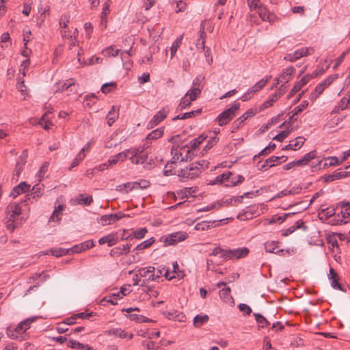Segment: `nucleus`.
Wrapping results in <instances>:
<instances>
[{"mask_svg":"<svg viewBox=\"0 0 350 350\" xmlns=\"http://www.w3.org/2000/svg\"><path fill=\"white\" fill-rule=\"evenodd\" d=\"M240 108V103L234 102L231 107L221 112L216 118L218 125L223 126L228 124L236 116L235 111Z\"/></svg>","mask_w":350,"mask_h":350,"instance_id":"1","label":"nucleus"},{"mask_svg":"<svg viewBox=\"0 0 350 350\" xmlns=\"http://www.w3.org/2000/svg\"><path fill=\"white\" fill-rule=\"evenodd\" d=\"M340 208V213H338L336 217L334 219V224L342 225L347 224V221L344 219L350 217V202H340L336 205V208Z\"/></svg>","mask_w":350,"mask_h":350,"instance_id":"2","label":"nucleus"},{"mask_svg":"<svg viewBox=\"0 0 350 350\" xmlns=\"http://www.w3.org/2000/svg\"><path fill=\"white\" fill-rule=\"evenodd\" d=\"M127 153H129V159L133 164H144L148 159L147 153L143 150L139 151L137 148L129 149Z\"/></svg>","mask_w":350,"mask_h":350,"instance_id":"3","label":"nucleus"},{"mask_svg":"<svg viewBox=\"0 0 350 350\" xmlns=\"http://www.w3.org/2000/svg\"><path fill=\"white\" fill-rule=\"evenodd\" d=\"M187 238L185 233L182 232L172 233L168 236H163L160 238V241L163 242L164 246L174 245L177 243L184 241Z\"/></svg>","mask_w":350,"mask_h":350,"instance_id":"4","label":"nucleus"},{"mask_svg":"<svg viewBox=\"0 0 350 350\" xmlns=\"http://www.w3.org/2000/svg\"><path fill=\"white\" fill-rule=\"evenodd\" d=\"M125 217H129V215H126L122 211H119L116 213L104 215L101 216L98 222L103 226L111 225Z\"/></svg>","mask_w":350,"mask_h":350,"instance_id":"5","label":"nucleus"},{"mask_svg":"<svg viewBox=\"0 0 350 350\" xmlns=\"http://www.w3.org/2000/svg\"><path fill=\"white\" fill-rule=\"evenodd\" d=\"M257 111L254 109H249L245 112L241 116L235 120L231 126L232 133L237 132L243 125V122L250 117L254 116Z\"/></svg>","mask_w":350,"mask_h":350,"instance_id":"6","label":"nucleus"},{"mask_svg":"<svg viewBox=\"0 0 350 350\" xmlns=\"http://www.w3.org/2000/svg\"><path fill=\"white\" fill-rule=\"evenodd\" d=\"M169 113V109L167 107H163L159 110L150 120L148 124V129H152L161 121H163L167 116Z\"/></svg>","mask_w":350,"mask_h":350,"instance_id":"7","label":"nucleus"},{"mask_svg":"<svg viewBox=\"0 0 350 350\" xmlns=\"http://www.w3.org/2000/svg\"><path fill=\"white\" fill-rule=\"evenodd\" d=\"M286 87L284 84H282L279 88V90L277 92L272 95V96L265 101L262 106L260 107V111L269 107L273 105V103L277 101L284 93L286 91Z\"/></svg>","mask_w":350,"mask_h":350,"instance_id":"8","label":"nucleus"},{"mask_svg":"<svg viewBox=\"0 0 350 350\" xmlns=\"http://www.w3.org/2000/svg\"><path fill=\"white\" fill-rule=\"evenodd\" d=\"M313 77H314L312 75H306L304 76L300 81L295 83L293 88L288 94L287 98L288 99L292 98L297 92H299L303 86L306 85L308 83V81Z\"/></svg>","mask_w":350,"mask_h":350,"instance_id":"9","label":"nucleus"},{"mask_svg":"<svg viewBox=\"0 0 350 350\" xmlns=\"http://www.w3.org/2000/svg\"><path fill=\"white\" fill-rule=\"evenodd\" d=\"M336 210V207H324V206L321 205L318 211V217L319 219L325 221L331 217L335 215Z\"/></svg>","mask_w":350,"mask_h":350,"instance_id":"10","label":"nucleus"},{"mask_svg":"<svg viewBox=\"0 0 350 350\" xmlns=\"http://www.w3.org/2000/svg\"><path fill=\"white\" fill-rule=\"evenodd\" d=\"M131 246L132 243L129 242L122 246L113 247L110 250L109 255L111 257H119L122 255H126L130 252Z\"/></svg>","mask_w":350,"mask_h":350,"instance_id":"11","label":"nucleus"},{"mask_svg":"<svg viewBox=\"0 0 350 350\" xmlns=\"http://www.w3.org/2000/svg\"><path fill=\"white\" fill-rule=\"evenodd\" d=\"M250 252V250L246 247H239L237 249L230 250L228 249V254H230V259H239L246 257Z\"/></svg>","mask_w":350,"mask_h":350,"instance_id":"12","label":"nucleus"},{"mask_svg":"<svg viewBox=\"0 0 350 350\" xmlns=\"http://www.w3.org/2000/svg\"><path fill=\"white\" fill-rule=\"evenodd\" d=\"M257 8L258 14L262 21H269V23H273L275 21V15L270 12L267 7L260 4Z\"/></svg>","mask_w":350,"mask_h":350,"instance_id":"13","label":"nucleus"},{"mask_svg":"<svg viewBox=\"0 0 350 350\" xmlns=\"http://www.w3.org/2000/svg\"><path fill=\"white\" fill-rule=\"evenodd\" d=\"M43 191V185H41L40 183L35 185L31 189V192L30 193H27L25 195V200H24V202H27V200H30L31 199L37 200L42 195Z\"/></svg>","mask_w":350,"mask_h":350,"instance_id":"14","label":"nucleus"},{"mask_svg":"<svg viewBox=\"0 0 350 350\" xmlns=\"http://www.w3.org/2000/svg\"><path fill=\"white\" fill-rule=\"evenodd\" d=\"M308 54H309L308 49L302 48L295 51L293 53L288 54L284 59L286 61L293 62L304 56H306Z\"/></svg>","mask_w":350,"mask_h":350,"instance_id":"15","label":"nucleus"},{"mask_svg":"<svg viewBox=\"0 0 350 350\" xmlns=\"http://www.w3.org/2000/svg\"><path fill=\"white\" fill-rule=\"evenodd\" d=\"M94 246V243L92 240L84 241L80 244L75 245L72 248L69 249L70 252L72 253H81L88 249L92 248Z\"/></svg>","mask_w":350,"mask_h":350,"instance_id":"16","label":"nucleus"},{"mask_svg":"<svg viewBox=\"0 0 350 350\" xmlns=\"http://www.w3.org/2000/svg\"><path fill=\"white\" fill-rule=\"evenodd\" d=\"M119 242L118 237L116 234L111 233L106 236H104L99 239L98 243L100 245H103L105 243H107L109 247H112L116 245Z\"/></svg>","mask_w":350,"mask_h":350,"instance_id":"17","label":"nucleus"},{"mask_svg":"<svg viewBox=\"0 0 350 350\" xmlns=\"http://www.w3.org/2000/svg\"><path fill=\"white\" fill-rule=\"evenodd\" d=\"M31 185L27 184L26 182H21L18 185L14 187L11 192V196L13 198H16L18 195L21 193H26L29 191Z\"/></svg>","mask_w":350,"mask_h":350,"instance_id":"18","label":"nucleus"},{"mask_svg":"<svg viewBox=\"0 0 350 350\" xmlns=\"http://www.w3.org/2000/svg\"><path fill=\"white\" fill-rule=\"evenodd\" d=\"M147 232L148 230L146 228H142L128 234L126 237H122L121 240H129L131 241L133 240L134 238L137 239H141L145 237Z\"/></svg>","mask_w":350,"mask_h":350,"instance_id":"19","label":"nucleus"},{"mask_svg":"<svg viewBox=\"0 0 350 350\" xmlns=\"http://www.w3.org/2000/svg\"><path fill=\"white\" fill-rule=\"evenodd\" d=\"M164 133V128L161 127L159 129H157L155 130H153L148 135V136L146 137V144H144V146H146V148L149 147V145H148L149 141L150 140H155L159 138H160Z\"/></svg>","mask_w":350,"mask_h":350,"instance_id":"20","label":"nucleus"},{"mask_svg":"<svg viewBox=\"0 0 350 350\" xmlns=\"http://www.w3.org/2000/svg\"><path fill=\"white\" fill-rule=\"evenodd\" d=\"M306 139L302 136H299L295 141H291L290 144L282 148V150L299 149L304 144Z\"/></svg>","mask_w":350,"mask_h":350,"instance_id":"21","label":"nucleus"},{"mask_svg":"<svg viewBox=\"0 0 350 350\" xmlns=\"http://www.w3.org/2000/svg\"><path fill=\"white\" fill-rule=\"evenodd\" d=\"M278 241H274L265 242L264 244L265 251L273 254L283 252L284 250L278 248Z\"/></svg>","mask_w":350,"mask_h":350,"instance_id":"22","label":"nucleus"},{"mask_svg":"<svg viewBox=\"0 0 350 350\" xmlns=\"http://www.w3.org/2000/svg\"><path fill=\"white\" fill-rule=\"evenodd\" d=\"M299 228H302L304 230H307L308 226L304 224L303 221L299 220L295 224V225L284 230L282 232V235L284 237L288 236Z\"/></svg>","mask_w":350,"mask_h":350,"instance_id":"23","label":"nucleus"},{"mask_svg":"<svg viewBox=\"0 0 350 350\" xmlns=\"http://www.w3.org/2000/svg\"><path fill=\"white\" fill-rule=\"evenodd\" d=\"M295 69L293 66H288L286 69H284L282 72L279 75L281 83H288L292 75L295 72Z\"/></svg>","mask_w":350,"mask_h":350,"instance_id":"24","label":"nucleus"},{"mask_svg":"<svg viewBox=\"0 0 350 350\" xmlns=\"http://www.w3.org/2000/svg\"><path fill=\"white\" fill-rule=\"evenodd\" d=\"M68 347L75 349H85V350H95L92 347H90L88 345H83L79 341L75 340H69L66 344Z\"/></svg>","mask_w":350,"mask_h":350,"instance_id":"25","label":"nucleus"},{"mask_svg":"<svg viewBox=\"0 0 350 350\" xmlns=\"http://www.w3.org/2000/svg\"><path fill=\"white\" fill-rule=\"evenodd\" d=\"M202 109L200 108V109H198L194 111L184 113L182 115L179 114V115H177L176 116H175L174 118H173L172 120L176 121L178 120H185V119H187V118H191L196 116L200 115L202 113Z\"/></svg>","mask_w":350,"mask_h":350,"instance_id":"26","label":"nucleus"},{"mask_svg":"<svg viewBox=\"0 0 350 350\" xmlns=\"http://www.w3.org/2000/svg\"><path fill=\"white\" fill-rule=\"evenodd\" d=\"M219 255V257L224 258L225 260H230V254H228V249L224 250L220 247H215L209 256H217Z\"/></svg>","mask_w":350,"mask_h":350,"instance_id":"27","label":"nucleus"},{"mask_svg":"<svg viewBox=\"0 0 350 350\" xmlns=\"http://www.w3.org/2000/svg\"><path fill=\"white\" fill-rule=\"evenodd\" d=\"M255 320L258 323V329L265 328L270 325V322L260 313H254Z\"/></svg>","mask_w":350,"mask_h":350,"instance_id":"28","label":"nucleus"},{"mask_svg":"<svg viewBox=\"0 0 350 350\" xmlns=\"http://www.w3.org/2000/svg\"><path fill=\"white\" fill-rule=\"evenodd\" d=\"M126 158H129V153H127V150L124 152H120L111 157L108 161L109 165L116 164L120 160L123 161Z\"/></svg>","mask_w":350,"mask_h":350,"instance_id":"29","label":"nucleus"},{"mask_svg":"<svg viewBox=\"0 0 350 350\" xmlns=\"http://www.w3.org/2000/svg\"><path fill=\"white\" fill-rule=\"evenodd\" d=\"M233 174L231 172H224L219 176H217L215 179L211 181L209 185H213L215 184H222L225 180H229L230 176H232Z\"/></svg>","mask_w":350,"mask_h":350,"instance_id":"30","label":"nucleus"},{"mask_svg":"<svg viewBox=\"0 0 350 350\" xmlns=\"http://www.w3.org/2000/svg\"><path fill=\"white\" fill-rule=\"evenodd\" d=\"M271 76H269L267 77L265 79H262L261 80H260L258 83H256L250 89V92L255 93L262 90L267 85V82L271 79Z\"/></svg>","mask_w":350,"mask_h":350,"instance_id":"31","label":"nucleus"},{"mask_svg":"<svg viewBox=\"0 0 350 350\" xmlns=\"http://www.w3.org/2000/svg\"><path fill=\"white\" fill-rule=\"evenodd\" d=\"M126 317L129 319L131 321H135L137 323H142V322H154L153 320L148 319L143 315H139L135 313H131L126 315Z\"/></svg>","mask_w":350,"mask_h":350,"instance_id":"32","label":"nucleus"},{"mask_svg":"<svg viewBox=\"0 0 350 350\" xmlns=\"http://www.w3.org/2000/svg\"><path fill=\"white\" fill-rule=\"evenodd\" d=\"M6 211L12 212V213L10 215V217L14 219L16 217L21 214V208L18 204H11L8 206Z\"/></svg>","mask_w":350,"mask_h":350,"instance_id":"33","label":"nucleus"},{"mask_svg":"<svg viewBox=\"0 0 350 350\" xmlns=\"http://www.w3.org/2000/svg\"><path fill=\"white\" fill-rule=\"evenodd\" d=\"M209 319L207 314L204 315H196L193 319V325L196 327H200L204 323H206Z\"/></svg>","mask_w":350,"mask_h":350,"instance_id":"34","label":"nucleus"},{"mask_svg":"<svg viewBox=\"0 0 350 350\" xmlns=\"http://www.w3.org/2000/svg\"><path fill=\"white\" fill-rule=\"evenodd\" d=\"M108 335H115L120 338H126L128 333L121 328H113L106 332Z\"/></svg>","mask_w":350,"mask_h":350,"instance_id":"35","label":"nucleus"},{"mask_svg":"<svg viewBox=\"0 0 350 350\" xmlns=\"http://www.w3.org/2000/svg\"><path fill=\"white\" fill-rule=\"evenodd\" d=\"M215 224V221H203L199 223H197L195 226V229L196 230H207L211 228V227Z\"/></svg>","mask_w":350,"mask_h":350,"instance_id":"36","label":"nucleus"},{"mask_svg":"<svg viewBox=\"0 0 350 350\" xmlns=\"http://www.w3.org/2000/svg\"><path fill=\"white\" fill-rule=\"evenodd\" d=\"M207 138V135L202 134L191 142V150H196L197 148Z\"/></svg>","mask_w":350,"mask_h":350,"instance_id":"37","label":"nucleus"},{"mask_svg":"<svg viewBox=\"0 0 350 350\" xmlns=\"http://www.w3.org/2000/svg\"><path fill=\"white\" fill-rule=\"evenodd\" d=\"M202 88H191L185 94V96H189V99L192 101L196 100L198 96L201 94Z\"/></svg>","mask_w":350,"mask_h":350,"instance_id":"38","label":"nucleus"},{"mask_svg":"<svg viewBox=\"0 0 350 350\" xmlns=\"http://www.w3.org/2000/svg\"><path fill=\"white\" fill-rule=\"evenodd\" d=\"M155 242V239L154 237H151L139 244H138L135 250H143L144 249L150 247Z\"/></svg>","mask_w":350,"mask_h":350,"instance_id":"39","label":"nucleus"},{"mask_svg":"<svg viewBox=\"0 0 350 350\" xmlns=\"http://www.w3.org/2000/svg\"><path fill=\"white\" fill-rule=\"evenodd\" d=\"M345 174H342V172H335L332 174H327V175H325L323 178L324 179V181L325 183H329V182H332L335 180H338V179H341V178H343V176Z\"/></svg>","mask_w":350,"mask_h":350,"instance_id":"40","label":"nucleus"},{"mask_svg":"<svg viewBox=\"0 0 350 350\" xmlns=\"http://www.w3.org/2000/svg\"><path fill=\"white\" fill-rule=\"evenodd\" d=\"M155 271V269L154 267H148L144 268H141L138 270V273L140 277L149 278V276Z\"/></svg>","mask_w":350,"mask_h":350,"instance_id":"41","label":"nucleus"},{"mask_svg":"<svg viewBox=\"0 0 350 350\" xmlns=\"http://www.w3.org/2000/svg\"><path fill=\"white\" fill-rule=\"evenodd\" d=\"M118 114L115 113V107L113 106L111 109L109 111L108 114L106 116L108 125L111 126L118 119Z\"/></svg>","mask_w":350,"mask_h":350,"instance_id":"42","label":"nucleus"},{"mask_svg":"<svg viewBox=\"0 0 350 350\" xmlns=\"http://www.w3.org/2000/svg\"><path fill=\"white\" fill-rule=\"evenodd\" d=\"M50 254L56 257H60L65 256L70 253L69 249H64V248H51L49 251Z\"/></svg>","mask_w":350,"mask_h":350,"instance_id":"43","label":"nucleus"},{"mask_svg":"<svg viewBox=\"0 0 350 350\" xmlns=\"http://www.w3.org/2000/svg\"><path fill=\"white\" fill-rule=\"evenodd\" d=\"M275 144L270 143L267 147L262 149L258 154H256L254 157V159H256L257 157L260 156H266L269 154L271 152L273 151L275 149Z\"/></svg>","mask_w":350,"mask_h":350,"instance_id":"44","label":"nucleus"},{"mask_svg":"<svg viewBox=\"0 0 350 350\" xmlns=\"http://www.w3.org/2000/svg\"><path fill=\"white\" fill-rule=\"evenodd\" d=\"M178 176L187 179H193L198 176V172H189L187 168L182 169L180 171Z\"/></svg>","mask_w":350,"mask_h":350,"instance_id":"45","label":"nucleus"},{"mask_svg":"<svg viewBox=\"0 0 350 350\" xmlns=\"http://www.w3.org/2000/svg\"><path fill=\"white\" fill-rule=\"evenodd\" d=\"M295 213H285L282 216L273 215L270 220V224H275L276 222L282 223L289 216L294 215Z\"/></svg>","mask_w":350,"mask_h":350,"instance_id":"46","label":"nucleus"},{"mask_svg":"<svg viewBox=\"0 0 350 350\" xmlns=\"http://www.w3.org/2000/svg\"><path fill=\"white\" fill-rule=\"evenodd\" d=\"M77 200L79 204L88 206L92 202L93 198L92 196H85L83 194H80L77 198Z\"/></svg>","mask_w":350,"mask_h":350,"instance_id":"47","label":"nucleus"},{"mask_svg":"<svg viewBox=\"0 0 350 350\" xmlns=\"http://www.w3.org/2000/svg\"><path fill=\"white\" fill-rule=\"evenodd\" d=\"M182 40H183V36H180V37L177 38L176 40L172 43V45L171 46V58H172L178 49L180 47L181 43H182Z\"/></svg>","mask_w":350,"mask_h":350,"instance_id":"48","label":"nucleus"},{"mask_svg":"<svg viewBox=\"0 0 350 350\" xmlns=\"http://www.w3.org/2000/svg\"><path fill=\"white\" fill-rule=\"evenodd\" d=\"M231 289L229 286L225 287L219 291V294L220 297L222 299H224L225 301H228L229 299H232V297L230 296Z\"/></svg>","mask_w":350,"mask_h":350,"instance_id":"49","label":"nucleus"},{"mask_svg":"<svg viewBox=\"0 0 350 350\" xmlns=\"http://www.w3.org/2000/svg\"><path fill=\"white\" fill-rule=\"evenodd\" d=\"M150 186V182L146 180H141L140 182H134L133 187L130 188V190L133 189H146Z\"/></svg>","mask_w":350,"mask_h":350,"instance_id":"50","label":"nucleus"},{"mask_svg":"<svg viewBox=\"0 0 350 350\" xmlns=\"http://www.w3.org/2000/svg\"><path fill=\"white\" fill-rule=\"evenodd\" d=\"M330 81L329 79H325L323 82L320 83L315 88L316 92L321 94L324 90L330 85Z\"/></svg>","mask_w":350,"mask_h":350,"instance_id":"51","label":"nucleus"},{"mask_svg":"<svg viewBox=\"0 0 350 350\" xmlns=\"http://www.w3.org/2000/svg\"><path fill=\"white\" fill-rule=\"evenodd\" d=\"M308 101L305 100H303L301 102V103L297 106L294 110L292 111L293 113V115L295 116L297 114H299V113H301L304 109H305L306 108H307L308 107Z\"/></svg>","mask_w":350,"mask_h":350,"instance_id":"52","label":"nucleus"},{"mask_svg":"<svg viewBox=\"0 0 350 350\" xmlns=\"http://www.w3.org/2000/svg\"><path fill=\"white\" fill-rule=\"evenodd\" d=\"M49 113L48 112L44 113L39 121V124L42 125L43 129L45 130L49 129L50 125H52L51 122L46 120V117L48 116Z\"/></svg>","mask_w":350,"mask_h":350,"instance_id":"53","label":"nucleus"},{"mask_svg":"<svg viewBox=\"0 0 350 350\" xmlns=\"http://www.w3.org/2000/svg\"><path fill=\"white\" fill-rule=\"evenodd\" d=\"M317 157V151L315 150L310 151L306 154L301 159L304 163L307 165L310 161L314 159Z\"/></svg>","mask_w":350,"mask_h":350,"instance_id":"54","label":"nucleus"},{"mask_svg":"<svg viewBox=\"0 0 350 350\" xmlns=\"http://www.w3.org/2000/svg\"><path fill=\"white\" fill-rule=\"evenodd\" d=\"M219 142V138L217 136H214L208 140L206 146H204L203 151L207 152L211 148H213Z\"/></svg>","mask_w":350,"mask_h":350,"instance_id":"55","label":"nucleus"},{"mask_svg":"<svg viewBox=\"0 0 350 350\" xmlns=\"http://www.w3.org/2000/svg\"><path fill=\"white\" fill-rule=\"evenodd\" d=\"M245 178L241 175H237L234 178L230 180V184L225 185L226 187H234L244 181Z\"/></svg>","mask_w":350,"mask_h":350,"instance_id":"56","label":"nucleus"},{"mask_svg":"<svg viewBox=\"0 0 350 350\" xmlns=\"http://www.w3.org/2000/svg\"><path fill=\"white\" fill-rule=\"evenodd\" d=\"M193 101L191 100L189 98L187 99V96H184L181 98V100L178 105V108L180 109V110H183L184 109H186L187 107H189L191 105V103Z\"/></svg>","mask_w":350,"mask_h":350,"instance_id":"57","label":"nucleus"},{"mask_svg":"<svg viewBox=\"0 0 350 350\" xmlns=\"http://www.w3.org/2000/svg\"><path fill=\"white\" fill-rule=\"evenodd\" d=\"M206 24H207L206 21H202V23L200 24V29L198 32V33H199L198 40H205V39L206 38V33L205 32V27H206Z\"/></svg>","mask_w":350,"mask_h":350,"instance_id":"58","label":"nucleus"},{"mask_svg":"<svg viewBox=\"0 0 350 350\" xmlns=\"http://www.w3.org/2000/svg\"><path fill=\"white\" fill-rule=\"evenodd\" d=\"M69 22H70V15L64 14L60 17L59 24L62 28L66 29Z\"/></svg>","mask_w":350,"mask_h":350,"instance_id":"59","label":"nucleus"},{"mask_svg":"<svg viewBox=\"0 0 350 350\" xmlns=\"http://www.w3.org/2000/svg\"><path fill=\"white\" fill-rule=\"evenodd\" d=\"M119 50L118 49H114L112 46H110L107 47L106 49L103 51V53L105 54V55H107L109 57H116L118 55Z\"/></svg>","mask_w":350,"mask_h":350,"instance_id":"60","label":"nucleus"},{"mask_svg":"<svg viewBox=\"0 0 350 350\" xmlns=\"http://www.w3.org/2000/svg\"><path fill=\"white\" fill-rule=\"evenodd\" d=\"M117 86L116 83L114 82H110L105 83L101 87V91L104 94H107L111 91V87L113 88H116Z\"/></svg>","mask_w":350,"mask_h":350,"instance_id":"61","label":"nucleus"},{"mask_svg":"<svg viewBox=\"0 0 350 350\" xmlns=\"http://www.w3.org/2000/svg\"><path fill=\"white\" fill-rule=\"evenodd\" d=\"M176 164V161H170L168 162L165 166L163 171V174L165 176H168L172 175V171L174 168V165Z\"/></svg>","mask_w":350,"mask_h":350,"instance_id":"62","label":"nucleus"},{"mask_svg":"<svg viewBox=\"0 0 350 350\" xmlns=\"http://www.w3.org/2000/svg\"><path fill=\"white\" fill-rule=\"evenodd\" d=\"M122 296L120 295V293H113L112 295L109 296L108 303H110L112 305L118 304V299H121Z\"/></svg>","mask_w":350,"mask_h":350,"instance_id":"63","label":"nucleus"},{"mask_svg":"<svg viewBox=\"0 0 350 350\" xmlns=\"http://www.w3.org/2000/svg\"><path fill=\"white\" fill-rule=\"evenodd\" d=\"M14 219L9 217V219L5 221V227L11 233L13 232L16 228L14 224Z\"/></svg>","mask_w":350,"mask_h":350,"instance_id":"64","label":"nucleus"}]
</instances>
